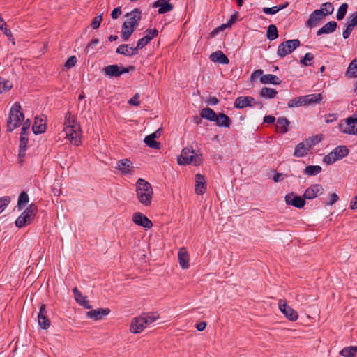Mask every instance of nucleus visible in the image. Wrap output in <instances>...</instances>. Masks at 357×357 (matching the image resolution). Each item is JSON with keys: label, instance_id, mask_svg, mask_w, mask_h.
<instances>
[{"label": "nucleus", "instance_id": "nucleus-1", "mask_svg": "<svg viewBox=\"0 0 357 357\" xmlns=\"http://www.w3.org/2000/svg\"><path fill=\"white\" fill-rule=\"evenodd\" d=\"M63 132L70 142L75 146L81 144V128L75 117L70 112H66L63 121Z\"/></svg>", "mask_w": 357, "mask_h": 357}, {"label": "nucleus", "instance_id": "nucleus-2", "mask_svg": "<svg viewBox=\"0 0 357 357\" xmlns=\"http://www.w3.org/2000/svg\"><path fill=\"white\" fill-rule=\"evenodd\" d=\"M136 197L139 202L144 206H150L153 197L151 185L143 178H138L136 182Z\"/></svg>", "mask_w": 357, "mask_h": 357}, {"label": "nucleus", "instance_id": "nucleus-3", "mask_svg": "<svg viewBox=\"0 0 357 357\" xmlns=\"http://www.w3.org/2000/svg\"><path fill=\"white\" fill-rule=\"evenodd\" d=\"M158 318L159 315L157 313H149L135 317L131 322L130 330L133 333H141Z\"/></svg>", "mask_w": 357, "mask_h": 357}, {"label": "nucleus", "instance_id": "nucleus-4", "mask_svg": "<svg viewBox=\"0 0 357 357\" xmlns=\"http://www.w3.org/2000/svg\"><path fill=\"white\" fill-rule=\"evenodd\" d=\"M177 162L180 165H199L202 162L201 154L196 153L192 148L183 149L181 154L177 158Z\"/></svg>", "mask_w": 357, "mask_h": 357}, {"label": "nucleus", "instance_id": "nucleus-5", "mask_svg": "<svg viewBox=\"0 0 357 357\" xmlns=\"http://www.w3.org/2000/svg\"><path fill=\"white\" fill-rule=\"evenodd\" d=\"M19 102H15L10 108L7 121V130L11 132L19 127L24 119Z\"/></svg>", "mask_w": 357, "mask_h": 357}, {"label": "nucleus", "instance_id": "nucleus-6", "mask_svg": "<svg viewBox=\"0 0 357 357\" xmlns=\"http://www.w3.org/2000/svg\"><path fill=\"white\" fill-rule=\"evenodd\" d=\"M349 153V149L346 146H338L332 151L324 156L323 161L327 165H331L335 162L346 157Z\"/></svg>", "mask_w": 357, "mask_h": 357}, {"label": "nucleus", "instance_id": "nucleus-7", "mask_svg": "<svg viewBox=\"0 0 357 357\" xmlns=\"http://www.w3.org/2000/svg\"><path fill=\"white\" fill-rule=\"evenodd\" d=\"M36 207L34 205H30L17 218L15 221L16 227L21 228L30 224L36 214Z\"/></svg>", "mask_w": 357, "mask_h": 357}, {"label": "nucleus", "instance_id": "nucleus-8", "mask_svg": "<svg viewBox=\"0 0 357 357\" xmlns=\"http://www.w3.org/2000/svg\"><path fill=\"white\" fill-rule=\"evenodd\" d=\"M300 45V41L298 39L289 40L282 43L278 47L277 54L281 58L291 54Z\"/></svg>", "mask_w": 357, "mask_h": 357}, {"label": "nucleus", "instance_id": "nucleus-9", "mask_svg": "<svg viewBox=\"0 0 357 357\" xmlns=\"http://www.w3.org/2000/svg\"><path fill=\"white\" fill-rule=\"evenodd\" d=\"M341 132L349 135H357V118L349 117L344 121L339 123Z\"/></svg>", "mask_w": 357, "mask_h": 357}, {"label": "nucleus", "instance_id": "nucleus-10", "mask_svg": "<svg viewBox=\"0 0 357 357\" xmlns=\"http://www.w3.org/2000/svg\"><path fill=\"white\" fill-rule=\"evenodd\" d=\"M315 144L313 139H307L298 144L294 149V155L296 158H301L307 155Z\"/></svg>", "mask_w": 357, "mask_h": 357}, {"label": "nucleus", "instance_id": "nucleus-11", "mask_svg": "<svg viewBox=\"0 0 357 357\" xmlns=\"http://www.w3.org/2000/svg\"><path fill=\"white\" fill-rule=\"evenodd\" d=\"M234 107L238 109H243L246 107H259V108H261L262 105L261 103L255 101L251 96H239L235 100Z\"/></svg>", "mask_w": 357, "mask_h": 357}, {"label": "nucleus", "instance_id": "nucleus-12", "mask_svg": "<svg viewBox=\"0 0 357 357\" xmlns=\"http://www.w3.org/2000/svg\"><path fill=\"white\" fill-rule=\"evenodd\" d=\"M278 307L280 312L285 316L289 321H294L298 318V314L296 310L287 305L286 301L279 300Z\"/></svg>", "mask_w": 357, "mask_h": 357}, {"label": "nucleus", "instance_id": "nucleus-13", "mask_svg": "<svg viewBox=\"0 0 357 357\" xmlns=\"http://www.w3.org/2000/svg\"><path fill=\"white\" fill-rule=\"evenodd\" d=\"M105 75L109 77H120L121 75L129 72L128 68L115 65H109L102 69Z\"/></svg>", "mask_w": 357, "mask_h": 357}, {"label": "nucleus", "instance_id": "nucleus-14", "mask_svg": "<svg viewBox=\"0 0 357 357\" xmlns=\"http://www.w3.org/2000/svg\"><path fill=\"white\" fill-rule=\"evenodd\" d=\"M116 169L123 175L132 174L133 172V164L128 159H121L116 163Z\"/></svg>", "mask_w": 357, "mask_h": 357}, {"label": "nucleus", "instance_id": "nucleus-15", "mask_svg": "<svg viewBox=\"0 0 357 357\" xmlns=\"http://www.w3.org/2000/svg\"><path fill=\"white\" fill-rule=\"evenodd\" d=\"M284 199L287 205H291L298 208H303L305 204V199L294 192L286 195Z\"/></svg>", "mask_w": 357, "mask_h": 357}, {"label": "nucleus", "instance_id": "nucleus-16", "mask_svg": "<svg viewBox=\"0 0 357 357\" xmlns=\"http://www.w3.org/2000/svg\"><path fill=\"white\" fill-rule=\"evenodd\" d=\"M141 10L138 8H135L130 13L126 14V17L127 19L123 23L128 24L130 27L135 29L141 19Z\"/></svg>", "mask_w": 357, "mask_h": 357}, {"label": "nucleus", "instance_id": "nucleus-17", "mask_svg": "<svg viewBox=\"0 0 357 357\" xmlns=\"http://www.w3.org/2000/svg\"><path fill=\"white\" fill-rule=\"evenodd\" d=\"M132 220L135 225L141 226L145 229H150L153 226L151 221L140 212L134 213Z\"/></svg>", "mask_w": 357, "mask_h": 357}, {"label": "nucleus", "instance_id": "nucleus-18", "mask_svg": "<svg viewBox=\"0 0 357 357\" xmlns=\"http://www.w3.org/2000/svg\"><path fill=\"white\" fill-rule=\"evenodd\" d=\"M38 323L42 329H47L50 326V321L47 317L46 306L42 304L38 313Z\"/></svg>", "mask_w": 357, "mask_h": 357}, {"label": "nucleus", "instance_id": "nucleus-19", "mask_svg": "<svg viewBox=\"0 0 357 357\" xmlns=\"http://www.w3.org/2000/svg\"><path fill=\"white\" fill-rule=\"evenodd\" d=\"M109 312L110 310L108 308H99L87 312L86 315L88 319L98 321L108 315Z\"/></svg>", "mask_w": 357, "mask_h": 357}, {"label": "nucleus", "instance_id": "nucleus-20", "mask_svg": "<svg viewBox=\"0 0 357 357\" xmlns=\"http://www.w3.org/2000/svg\"><path fill=\"white\" fill-rule=\"evenodd\" d=\"M161 132V129H158L155 132L146 136L144 139V143L151 149H159L160 146V144L155 141V139L160 136Z\"/></svg>", "mask_w": 357, "mask_h": 357}, {"label": "nucleus", "instance_id": "nucleus-21", "mask_svg": "<svg viewBox=\"0 0 357 357\" xmlns=\"http://www.w3.org/2000/svg\"><path fill=\"white\" fill-rule=\"evenodd\" d=\"M323 192V188L319 184H314L310 186L305 191L303 195L304 199H312L321 195Z\"/></svg>", "mask_w": 357, "mask_h": 357}, {"label": "nucleus", "instance_id": "nucleus-22", "mask_svg": "<svg viewBox=\"0 0 357 357\" xmlns=\"http://www.w3.org/2000/svg\"><path fill=\"white\" fill-rule=\"evenodd\" d=\"M195 191L197 195H202L206 191V179L202 174L195 175Z\"/></svg>", "mask_w": 357, "mask_h": 357}, {"label": "nucleus", "instance_id": "nucleus-23", "mask_svg": "<svg viewBox=\"0 0 357 357\" xmlns=\"http://www.w3.org/2000/svg\"><path fill=\"white\" fill-rule=\"evenodd\" d=\"M324 17L317 10L313 11L309 16V19L305 22V26L309 28L317 26Z\"/></svg>", "mask_w": 357, "mask_h": 357}, {"label": "nucleus", "instance_id": "nucleus-24", "mask_svg": "<svg viewBox=\"0 0 357 357\" xmlns=\"http://www.w3.org/2000/svg\"><path fill=\"white\" fill-rule=\"evenodd\" d=\"M178 259L179 265L183 269H187L189 268V255L187 250L185 248L179 249L178 252Z\"/></svg>", "mask_w": 357, "mask_h": 357}, {"label": "nucleus", "instance_id": "nucleus-25", "mask_svg": "<svg viewBox=\"0 0 357 357\" xmlns=\"http://www.w3.org/2000/svg\"><path fill=\"white\" fill-rule=\"evenodd\" d=\"M153 8L158 7V13L165 14L173 9V6L166 0H158L153 3Z\"/></svg>", "mask_w": 357, "mask_h": 357}, {"label": "nucleus", "instance_id": "nucleus-26", "mask_svg": "<svg viewBox=\"0 0 357 357\" xmlns=\"http://www.w3.org/2000/svg\"><path fill=\"white\" fill-rule=\"evenodd\" d=\"M73 293L74 295V298L78 304L83 306L86 309L91 308V306L89 305V301L86 300V297L83 296L82 294L77 289V287H75L73 289Z\"/></svg>", "mask_w": 357, "mask_h": 357}, {"label": "nucleus", "instance_id": "nucleus-27", "mask_svg": "<svg viewBox=\"0 0 357 357\" xmlns=\"http://www.w3.org/2000/svg\"><path fill=\"white\" fill-rule=\"evenodd\" d=\"M46 130V124L45 121L38 117H36L34 120L33 125L32 126V130L34 134H41L43 133Z\"/></svg>", "mask_w": 357, "mask_h": 357}, {"label": "nucleus", "instance_id": "nucleus-28", "mask_svg": "<svg viewBox=\"0 0 357 357\" xmlns=\"http://www.w3.org/2000/svg\"><path fill=\"white\" fill-rule=\"evenodd\" d=\"M210 59L213 62L219 63L221 64H228L229 61L222 51H216L212 53L210 56Z\"/></svg>", "mask_w": 357, "mask_h": 357}, {"label": "nucleus", "instance_id": "nucleus-29", "mask_svg": "<svg viewBox=\"0 0 357 357\" xmlns=\"http://www.w3.org/2000/svg\"><path fill=\"white\" fill-rule=\"evenodd\" d=\"M337 24L336 22L330 21L317 31V35L320 36L322 34L331 33L335 31L337 28Z\"/></svg>", "mask_w": 357, "mask_h": 357}, {"label": "nucleus", "instance_id": "nucleus-30", "mask_svg": "<svg viewBox=\"0 0 357 357\" xmlns=\"http://www.w3.org/2000/svg\"><path fill=\"white\" fill-rule=\"evenodd\" d=\"M302 98L305 106L319 102L322 100V96L320 93H313L303 96Z\"/></svg>", "mask_w": 357, "mask_h": 357}, {"label": "nucleus", "instance_id": "nucleus-31", "mask_svg": "<svg viewBox=\"0 0 357 357\" xmlns=\"http://www.w3.org/2000/svg\"><path fill=\"white\" fill-rule=\"evenodd\" d=\"M116 52L126 56H132L137 53L136 47H132L130 45H121L118 47Z\"/></svg>", "mask_w": 357, "mask_h": 357}, {"label": "nucleus", "instance_id": "nucleus-32", "mask_svg": "<svg viewBox=\"0 0 357 357\" xmlns=\"http://www.w3.org/2000/svg\"><path fill=\"white\" fill-rule=\"evenodd\" d=\"M289 123L290 122L286 118H278L275 124L276 129L282 133H287L289 131Z\"/></svg>", "mask_w": 357, "mask_h": 357}, {"label": "nucleus", "instance_id": "nucleus-33", "mask_svg": "<svg viewBox=\"0 0 357 357\" xmlns=\"http://www.w3.org/2000/svg\"><path fill=\"white\" fill-rule=\"evenodd\" d=\"M345 76L349 79L357 77V57L349 63Z\"/></svg>", "mask_w": 357, "mask_h": 357}, {"label": "nucleus", "instance_id": "nucleus-34", "mask_svg": "<svg viewBox=\"0 0 357 357\" xmlns=\"http://www.w3.org/2000/svg\"><path fill=\"white\" fill-rule=\"evenodd\" d=\"M213 122H215L216 125L219 127L228 128L229 127L230 119L225 114H220L216 115L215 120Z\"/></svg>", "mask_w": 357, "mask_h": 357}, {"label": "nucleus", "instance_id": "nucleus-35", "mask_svg": "<svg viewBox=\"0 0 357 357\" xmlns=\"http://www.w3.org/2000/svg\"><path fill=\"white\" fill-rule=\"evenodd\" d=\"M260 82L262 84H279L280 82L279 78L276 75H271V74H267V75L261 76Z\"/></svg>", "mask_w": 357, "mask_h": 357}, {"label": "nucleus", "instance_id": "nucleus-36", "mask_svg": "<svg viewBox=\"0 0 357 357\" xmlns=\"http://www.w3.org/2000/svg\"><path fill=\"white\" fill-rule=\"evenodd\" d=\"M357 354V347L349 346L343 348L340 354L343 357H356Z\"/></svg>", "mask_w": 357, "mask_h": 357}, {"label": "nucleus", "instance_id": "nucleus-37", "mask_svg": "<svg viewBox=\"0 0 357 357\" xmlns=\"http://www.w3.org/2000/svg\"><path fill=\"white\" fill-rule=\"evenodd\" d=\"M215 112L211 108L206 107L202 109L200 112V116L211 121H214L215 120L216 116Z\"/></svg>", "mask_w": 357, "mask_h": 357}, {"label": "nucleus", "instance_id": "nucleus-38", "mask_svg": "<svg viewBox=\"0 0 357 357\" xmlns=\"http://www.w3.org/2000/svg\"><path fill=\"white\" fill-rule=\"evenodd\" d=\"M134 31V28L130 27L128 24H126L125 23H123L122 26L121 35L123 40L127 41L129 39L130 36L132 34Z\"/></svg>", "mask_w": 357, "mask_h": 357}, {"label": "nucleus", "instance_id": "nucleus-39", "mask_svg": "<svg viewBox=\"0 0 357 357\" xmlns=\"http://www.w3.org/2000/svg\"><path fill=\"white\" fill-rule=\"evenodd\" d=\"M319 11L324 17L332 14L333 12V6L331 3H322L320 6L319 9L317 10Z\"/></svg>", "mask_w": 357, "mask_h": 357}, {"label": "nucleus", "instance_id": "nucleus-40", "mask_svg": "<svg viewBox=\"0 0 357 357\" xmlns=\"http://www.w3.org/2000/svg\"><path fill=\"white\" fill-rule=\"evenodd\" d=\"M321 167L319 165H309L305 167L303 173L307 176H315L321 172Z\"/></svg>", "mask_w": 357, "mask_h": 357}, {"label": "nucleus", "instance_id": "nucleus-41", "mask_svg": "<svg viewBox=\"0 0 357 357\" xmlns=\"http://www.w3.org/2000/svg\"><path fill=\"white\" fill-rule=\"evenodd\" d=\"M277 94V91L271 88L264 87L260 91V96L264 98H273Z\"/></svg>", "mask_w": 357, "mask_h": 357}, {"label": "nucleus", "instance_id": "nucleus-42", "mask_svg": "<svg viewBox=\"0 0 357 357\" xmlns=\"http://www.w3.org/2000/svg\"><path fill=\"white\" fill-rule=\"evenodd\" d=\"M266 36L270 40H275L278 37V29L275 25L271 24L268 26Z\"/></svg>", "mask_w": 357, "mask_h": 357}, {"label": "nucleus", "instance_id": "nucleus-43", "mask_svg": "<svg viewBox=\"0 0 357 357\" xmlns=\"http://www.w3.org/2000/svg\"><path fill=\"white\" fill-rule=\"evenodd\" d=\"M28 138L20 137L19 146V157H24L27 148Z\"/></svg>", "mask_w": 357, "mask_h": 357}, {"label": "nucleus", "instance_id": "nucleus-44", "mask_svg": "<svg viewBox=\"0 0 357 357\" xmlns=\"http://www.w3.org/2000/svg\"><path fill=\"white\" fill-rule=\"evenodd\" d=\"M13 87L12 83L0 77V93L8 91Z\"/></svg>", "mask_w": 357, "mask_h": 357}, {"label": "nucleus", "instance_id": "nucleus-45", "mask_svg": "<svg viewBox=\"0 0 357 357\" xmlns=\"http://www.w3.org/2000/svg\"><path fill=\"white\" fill-rule=\"evenodd\" d=\"M29 201L28 195L23 192H22L18 198L17 206L19 208L24 207Z\"/></svg>", "mask_w": 357, "mask_h": 357}, {"label": "nucleus", "instance_id": "nucleus-46", "mask_svg": "<svg viewBox=\"0 0 357 357\" xmlns=\"http://www.w3.org/2000/svg\"><path fill=\"white\" fill-rule=\"evenodd\" d=\"M347 8H348V5L346 3H342L340 6V8H338L337 13V15H336L337 20H341L344 17V16L347 13Z\"/></svg>", "mask_w": 357, "mask_h": 357}, {"label": "nucleus", "instance_id": "nucleus-47", "mask_svg": "<svg viewBox=\"0 0 357 357\" xmlns=\"http://www.w3.org/2000/svg\"><path fill=\"white\" fill-rule=\"evenodd\" d=\"M287 105L290 108L291 107H301V106H304V104L303 102L302 96L297 97V98H293V99L290 100L288 102Z\"/></svg>", "mask_w": 357, "mask_h": 357}, {"label": "nucleus", "instance_id": "nucleus-48", "mask_svg": "<svg viewBox=\"0 0 357 357\" xmlns=\"http://www.w3.org/2000/svg\"><path fill=\"white\" fill-rule=\"evenodd\" d=\"M313 59V54L310 52H308L305 54L302 59H301V63L304 66H310Z\"/></svg>", "mask_w": 357, "mask_h": 357}, {"label": "nucleus", "instance_id": "nucleus-49", "mask_svg": "<svg viewBox=\"0 0 357 357\" xmlns=\"http://www.w3.org/2000/svg\"><path fill=\"white\" fill-rule=\"evenodd\" d=\"M10 202V197L5 196L0 198V213H1L5 210Z\"/></svg>", "mask_w": 357, "mask_h": 357}, {"label": "nucleus", "instance_id": "nucleus-50", "mask_svg": "<svg viewBox=\"0 0 357 357\" xmlns=\"http://www.w3.org/2000/svg\"><path fill=\"white\" fill-rule=\"evenodd\" d=\"M158 34V31L155 29H148L145 31V38L148 39L149 41H151L153 38L156 37Z\"/></svg>", "mask_w": 357, "mask_h": 357}, {"label": "nucleus", "instance_id": "nucleus-51", "mask_svg": "<svg viewBox=\"0 0 357 357\" xmlns=\"http://www.w3.org/2000/svg\"><path fill=\"white\" fill-rule=\"evenodd\" d=\"M77 60L75 56H71L66 62L65 68L67 69H70L75 66Z\"/></svg>", "mask_w": 357, "mask_h": 357}, {"label": "nucleus", "instance_id": "nucleus-52", "mask_svg": "<svg viewBox=\"0 0 357 357\" xmlns=\"http://www.w3.org/2000/svg\"><path fill=\"white\" fill-rule=\"evenodd\" d=\"M347 23L350 24V26L353 27L357 25V11L349 17Z\"/></svg>", "mask_w": 357, "mask_h": 357}, {"label": "nucleus", "instance_id": "nucleus-53", "mask_svg": "<svg viewBox=\"0 0 357 357\" xmlns=\"http://www.w3.org/2000/svg\"><path fill=\"white\" fill-rule=\"evenodd\" d=\"M102 20V15L95 17L91 23V27L93 29H97L100 26Z\"/></svg>", "mask_w": 357, "mask_h": 357}, {"label": "nucleus", "instance_id": "nucleus-54", "mask_svg": "<svg viewBox=\"0 0 357 357\" xmlns=\"http://www.w3.org/2000/svg\"><path fill=\"white\" fill-rule=\"evenodd\" d=\"M150 41L148 40L145 36L142 38L137 41V46L135 47L137 50L138 51L139 49L143 48L145 45H146Z\"/></svg>", "mask_w": 357, "mask_h": 357}, {"label": "nucleus", "instance_id": "nucleus-55", "mask_svg": "<svg viewBox=\"0 0 357 357\" xmlns=\"http://www.w3.org/2000/svg\"><path fill=\"white\" fill-rule=\"evenodd\" d=\"M263 12L266 14V15H275L276 14L278 11V8H277L276 6H273V7H271V8H263Z\"/></svg>", "mask_w": 357, "mask_h": 357}, {"label": "nucleus", "instance_id": "nucleus-56", "mask_svg": "<svg viewBox=\"0 0 357 357\" xmlns=\"http://www.w3.org/2000/svg\"><path fill=\"white\" fill-rule=\"evenodd\" d=\"M354 27L350 26V24H346V29L342 33V36L344 39H347L349 38V35L351 34V31H353V29Z\"/></svg>", "mask_w": 357, "mask_h": 357}, {"label": "nucleus", "instance_id": "nucleus-57", "mask_svg": "<svg viewBox=\"0 0 357 357\" xmlns=\"http://www.w3.org/2000/svg\"><path fill=\"white\" fill-rule=\"evenodd\" d=\"M139 94L136 93L132 98H130L128 100V103L130 105H135V106L139 105L140 102L139 101Z\"/></svg>", "mask_w": 357, "mask_h": 357}, {"label": "nucleus", "instance_id": "nucleus-58", "mask_svg": "<svg viewBox=\"0 0 357 357\" xmlns=\"http://www.w3.org/2000/svg\"><path fill=\"white\" fill-rule=\"evenodd\" d=\"M121 13L122 12L120 7L116 8L112 10L111 13L112 17L113 19H117L121 15Z\"/></svg>", "mask_w": 357, "mask_h": 357}, {"label": "nucleus", "instance_id": "nucleus-59", "mask_svg": "<svg viewBox=\"0 0 357 357\" xmlns=\"http://www.w3.org/2000/svg\"><path fill=\"white\" fill-rule=\"evenodd\" d=\"M263 73L262 70H257L255 72H253L250 76V82H253L255 79L261 76Z\"/></svg>", "mask_w": 357, "mask_h": 357}, {"label": "nucleus", "instance_id": "nucleus-60", "mask_svg": "<svg viewBox=\"0 0 357 357\" xmlns=\"http://www.w3.org/2000/svg\"><path fill=\"white\" fill-rule=\"evenodd\" d=\"M338 199V196L335 193H333L330 196L329 201L328 202L327 204L328 205H333L334 203H335Z\"/></svg>", "mask_w": 357, "mask_h": 357}, {"label": "nucleus", "instance_id": "nucleus-61", "mask_svg": "<svg viewBox=\"0 0 357 357\" xmlns=\"http://www.w3.org/2000/svg\"><path fill=\"white\" fill-rule=\"evenodd\" d=\"M284 178H285L284 175L281 173H276L273 176V180L275 182H280V181L284 180Z\"/></svg>", "mask_w": 357, "mask_h": 357}, {"label": "nucleus", "instance_id": "nucleus-62", "mask_svg": "<svg viewBox=\"0 0 357 357\" xmlns=\"http://www.w3.org/2000/svg\"><path fill=\"white\" fill-rule=\"evenodd\" d=\"M206 326V323L204 321H202L196 324V328L199 331H202L205 329Z\"/></svg>", "mask_w": 357, "mask_h": 357}, {"label": "nucleus", "instance_id": "nucleus-63", "mask_svg": "<svg viewBox=\"0 0 357 357\" xmlns=\"http://www.w3.org/2000/svg\"><path fill=\"white\" fill-rule=\"evenodd\" d=\"M275 117L271 115L265 116L264 118V122L268 123H272L275 121Z\"/></svg>", "mask_w": 357, "mask_h": 357}, {"label": "nucleus", "instance_id": "nucleus-64", "mask_svg": "<svg viewBox=\"0 0 357 357\" xmlns=\"http://www.w3.org/2000/svg\"><path fill=\"white\" fill-rule=\"evenodd\" d=\"M351 209L357 208V195L351 201Z\"/></svg>", "mask_w": 357, "mask_h": 357}]
</instances>
